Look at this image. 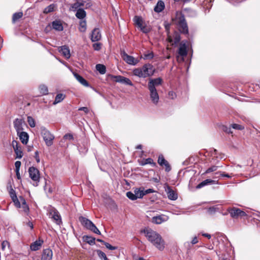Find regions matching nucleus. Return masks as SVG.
I'll use <instances>...</instances> for the list:
<instances>
[{"mask_svg": "<svg viewBox=\"0 0 260 260\" xmlns=\"http://www.w3.org/2000/svg\"><path fill=\"white\" fill-rule=\"evenodd\" d=\"M216 254L219 257V260H230L228 258V256L224 253L218 254L217 252H216Z\"/></svg>", "mask_w": 260, "mask_h": 260, "instance_id": "a18cd8bd", "label": "nucleus"}, {"mask_svg": "<svg viewBox=\"0 0 260 260\" xmlns=\"http://www.w3.org/2000/svg\"><path fill=\"white\" fill-rule=\"evenodd\" d=\"M54 5L51 4L45 8V9L44 10V13L47 14V13L52 12L54 11Z\"/></svg>", "mask_w": 260, "mask_h": 260, "instance_id": "4c0bfd02", "label": "nucleus"}, {"mask_svg": "<svg viewBox=\"0 0 260 260\" xmlns=\"http://www.w3.org/2000/svg\"><path fill=\"white\" fill-rule=\"evenodd\" d=\"M59 52L67 59L71 56L70 51L69 47L66 45L62 46L59 48Z\"/></svg>", "mask_w": 260, "mask_h": 260, "instance_id": "f3484780", "label": "nucleus"}, {"mask_svg": "<svg viewBox=\"0 0 260 260\" xmlns=\"http://www.w3.org/2000/svg\"><path fill=\"white\" fill-rule=\"evenodd\" d=\"M23 16L22 12L15 13L13 15L12 20L13 22H15L19 19L21 18Z\"/></svg>", "mask_w": 260, "mask_h": 260, "instance_id": "e433bc0d", "label": "nucleus"}, {"mask_svg": "<svg viewBox=\"0 0 260 260\" xmlns=\"http://www.w3.org/2000/svg\"><path fill=\"white\" fill-rule=\"evenodd\" d=\"M158 163L161 166H163L164 164L167 161L164 158L162 155H159L158 158Z\"/></svg>", "mask_w": 260, "mask_h": 260, "instance_id": "37998d69", "label": "nucleus"}, {"mask_svg": "<svg viewBox=\"0 0 260 260\" xmlns=\"http://www.w3.org/2000/svg\"><path fill=\"white\" fill-rule=\"evenodd\" d=\"M219 173L220 174V176L225 177H227L229 178H232V176H234V175L232 173H231V174H229L225 173V172H220Z\"/></svg>", "mask_w": 260, "mask_h": 260, "instance_id": "6e6d98bb", "label": "nucleus"}, {"mask_svg": "<svg viewBox=\"0 0 260 260\" xmlns=\"http://www.w3.org/2000/svg\"><path fill=\"white\" fill-rule=\"evenodd\" d=\"M101 38V35L100 31L99 29L98 28H94L92 31V34L91 35V40L92 42H96L100 40Z\"/></svg>", "mask_w": 260, "mask_h": 260, "instance_id": "6ab92c4d", "label": "nucleus"}, {"mask_svg": "<svg viewBox=\"0 0 260 260\" xmlns=\"http://www.w3.org/2000/svg\"><path fill=\"white\" fill-rule=\"evenodd\" d=\"M101 43H96L93 44L92 46L95 50L99 51L101 49Z\"/></svg>", "mask_w": 260, "mask_h": 260, "instance_id": "864d4df0", "label": "nucleus"}, {"mask_svg": "<svg viewBox=\"0 0 260 260\" xmlns=\"http://www.w3.org/2000/svg\"><path fill=\"white\" fill-rule=\"evenodd\" d=\"M162 80L160 78L150 79L148 83V88H156L161 84Z\"/></svg>", "mask_w": 260, "mask_h": 260, "instance_id": "2eb2a0df", "label": "nucleus"}, {"mask_svg": "<svg viewBox=\"0 0 260 260\" xmlns=\"http://www.w3.org/2000/svg\"><path fill=\"white\" fill-rule=\"evenodd\" d=\"M155 70L151 64L146 63L142 68H138L133 70V74L139 78H145L153 75Z\"/></svg>", "mask_w": 260, "mask_h": 260, "instance_id": "f03ea898", "label": "nucleus"}, {"mask_svg": "<svg viewBox=\"0 0 260 260\" xmlns=\"http://www.w3.org/2000/svg\"><path fill=\"white\" fill-rule=\"evenodd\" d=\"M63 138L64 139H69L70 140H72L74 139L73 136L72 134H66L63 136Z\"/></svg>", "mask_w": 260, "mask_h": 260, "instance_id": "680f3d73", "label": "nucleus"}, {"mask_svg": "<svg viewBox=\"0 0 260 260\" xmlns=\"http://www.w3.org/2000/svg\"><path fill=\"white\" fill-rule=\"evenodd\" d=\"M41 134L47 146L53 145L54 136L48 129L44 127H41Z\"/></svg>", "mask_w": 260, "mask_h": 260, "instance_id": "20e7f679", "label": "nucleus"}, {"mask_svg": "<svg viewBox=\"0 0 260 260\" xmlns=\"http://www.w3.org/2000/svg\"><path fill=\"white\" fill-rule=\"evenodd\" d=\"M79 151L80 153H85L87 151V147L84 146V148L82 149V147L79 146L78 147Z\"/></svg>", "mask_w": 260, "mask_h": 260, "instance_id": "052dcab7", "label": "nucleus"}, {"mask_svg": "<svg viewBox=\"0 0 260 260\" xmlns=\"http://www.w3.org/2000/svg\"><path fill=\"white\" fill-rule=\"evenodd\" d=\"M126 197L130 200L132 201H134L137 200V198L136 197V194H135L134 192H133L132 191H128L126 192Z\"/></svg>", "mask_w": 260, "mask_h": 260, "instance_id": "79ce46f5", "label": "nucleus"}, {"mask_svg": "<svg viewBox=\"0 0 260 260\" xmlns=\"http://www.w3.org/2000/svg\"><path fill=\"white\" fill-rule=\"evenodd\" d=\"M35 158L36 159V161L38 163L40 161L39 155V152L38 151H36L35 153Z\"/></svg>", "mask_w": 260, "mask_h": 260, "instance_id": "69168bd1", "label": "nucleus"}, {"mask_svg": "<svg viewBox=\"0 0 260 260\" xmlns=\"http://www.w3.org/2000/svg\"><path fill=\"white\" fill-rule=\"evenodd\" d=\"M140 28L142 31L145 34L148 33L150 31V29L144 25L140 27Z\"/></svg>", "mask_w": 260, "mask_h": 260, "instance_id": "4d7b16f0", "label": "nucleus"}, {"mask_svg": "<svg viewBox=\"0 0 260 260\" xmlns=\"http://www.w3.org/2000/svg\"><path fill=\"white\" fill-rule=\"evenodd\" d=\"M51 24L52 28L55 30L60 31L63 29V27L60 20H55L52 22Z\"/></svg>", "mask_w": 260, "mask_h": 260, "instance_id": "412c9836", "label": "nucleus"}, {"mask_svg": "<svg viewBox=\"0 0 260 260\" xmlns=\"http://www.w3.org/2000/svg\"><path fill=\"white\" fill-rule=\"evenodd\" d=\"M73 75L75 77V78L76 79V80L80 82L82 85L85 87H88L89 86V83L88 82L83 78L81 76L79 75L78 74L76 73H74Z\"/></svg>", "mask_w": 260, "mask_h": 260, "instance_id": "b1692460", "label": "nucleus"}, {"mask_svg": "<svg viewBox=\"0 0 260 260\" xmlns=\"http://www.w3.org/2000/svg\"><path fill=\"white\" fill-rule=\"evenodd\" d=\"M84 2L83 1H78L73 4L70 10L73 11H76V10L81 9V7L84 6Z\"/></svg>", "mask_w": 260, "mask_h": 260, "instance_id": "a878e982", "label": "nucleus"}, {"mask_svg": "<svg viewBox=\"0 0 260 260\" xmlns=\"http://www.w3.org/2000/svg\"><path fill=\"white\" fill-rule=\"evenodd\" d=\"M154 57L153 53L151 52H148L144 54L143 58L144 59H150L153 58Z\"/></svg>", "mask_w": 260, "mask_h": 260, "instance_id": "49530a36", "label": "nucleus"}, {"mask_svg": "<svg viewBox=\"0 0 260 260\" xmlns=\"http://www.w3.org/2000/svg\"><path fill=\"white\" fill-rule=\"evenodd\" d=\"M43 243V241L41 239L36 240L35 242L32 243L30 246V248L32 251H37L40 249Z\"/></svg>", "mask_w": 260, "mask_h": 260, "instance_id": "4be33fe9", "label": "nucleus"}, {"mask_svg": "<svg viewBox=\"0 0 260 260\" xmlns=\"http://www.w3.org/2000/svg\"><path fill=\"white\" fill-rule=\"evenodd\" d=\"M30 178L34 181L38 182L40 180L39 171L34 167H30L28 169Z\"/></svg>", "mask_w": 260, "mask_h": 260, "instance_id": "9d476101", "label": "nucleus"}, {"mask_svg": "<svg viewBox=\"0 0 260 260\" xmlns=\"http://www.w3.org/2000/svg\"><path fill=\"white\" fill-rule=\"evenodd\" d=\"M140 165L145 166L147 164H150L152 167H155L156 164L154 162L153 160L151 158L143 159L140 162Z\"/></svg>", "mask_w": 260, "mask_h": 260, "instance_id": "cd10ccee", "label": "nucleus"}, {"mask_svg": "<svg viewBox=\"0 0 260 260\" xmlns=\"http://www.w3.org/2000/svg\"><path fill=\"white\" fill-rule=\"evenodd\" d=\"M121 83L125 85H128L132 86L133 85L132 82L127 78L123 76Z\"/></svg>", "mask_w": 260, "mask_h": 260, "instance_id": "58836bf2", "label": "nucleus"}, {"mask_svg": "<svg viewBox=\"0 0 260 260\" xmlns=\"http://www.w3.org/2000/svg\"><path fill=\"white\" fill-rule=\"evenodd\" d=\"M104 244L105 245L106 248H107L108 249H109L110 250H116L117 249V247L113 246L107 242H104Z\"/></svg>", "mask_w": 260, "mask_h": 260, "instance_id": "09e8293b", "label": "nucleus"}, {"mask_svg": "<svg viewBox=\"0 0 260 260\" xmlns=\"http://www.w3.org/2000/svg\"><path fill=\"white\" fill-rule=\"evenodd\" d=\"M169 219V217L164 214H161L157 216H153L151 219L152 223L159 224L167 221Z\"/></svg>", "mask_w": 260, "mask_h": 260, "instance_id": "f8f14e48", "label": "nucleus"}, {"mask_svg": "<svg viewBox=\"0 0 260 260\" xmlns=\"http://www.w3.org/2000/svg\"><path fill=\"white\" fill-rule=\"evenodd\" d=\"M169 98L171 99H174L176 97V94L173 91H170L168 93Z\"/></svg>", "mask_w": 260, "mask_h": 260, "instance_id": "bf43d9fd", "label": "nucleus"}, {"mask_svg": "<svg viewBox=\"0 0 260 260\" xmlns=\"http://www.w3.org/2000/svg\"><path fill=\"white\" fill-rule=\"evenodd\" d=\"M20 140L23 144H26L28 142L29 136L26 132L21 131L19 133H17Z\"/></svg>", "mask_w": 260, "mask_h": 260, "instance_id": "5701e85b", "label": "nucleus"}, {"mask_svg": "<svg viewBox=\"0 0 260 260\" xmlns=\"http://www.w3.org/2000/svg\"><path fill=\"white\" fill-rule=\"evenodd\" d=\"M39 90L41 94L46 95L48 94V90L47 87L45 85H41L39 86Z\"/></svg>", "mask_w": 260, "mask_h": 260, "instance_id": "f704fd0d", "label": "nucleus"}, {"mask_svg": "<svg viewBox=\"0 0 260 260\" xmlns=\"http://www.w3.org/2000/svg\"><path fill=\"white\" fill-rule=\"evenodd\" d=\"M165 8V4L162 1H159L154 8V11L157 13L161 12Z\"/></svg>", "mask_w": 260, "mask_h": 260, "instance_id": "bb28decb", "label": "nucleus"}, {"mask_svg": "<svg viewBox=\"0 0 260 260\" xmlns=\"http://www.w3.org/2000/svg\"><path fill=\"white\" fill-rule=\"evenodd\" d=\"M149 91L150 99L152 103L156 105L159 102V97L156 88H148Z\"/></svg>", "mask_w": 260, "mask_h": 260, "instance_id": "1a4fd4ad", "label": "nucleus"}, {"mask_svg": "<svg viewBox=\"0 0 260 260\" xmlns=\"http://www.w3.org/2000/svg\"><path fill=\"white\" fill-rule=\"evenodd\" d=\"M12 145L16 155V158L19 159L21 158L23 156V152L22 151L21 148L18 145L17 141L13 140L12 142Z\"/></svg>", "mask_w": 260, "mask_h": 260, "instance_id": "ddd939ff", "label": "nucleus"}, {"mask_svg": "<svg viewBox=\"0 0 260 260\" xmlns=\"http://www.w3.org/2000/svg\"><path fill=\"white\" fill-rule=\"evenodd\" d=\"M98 253L100 257L103 258L104 260H107L108 258L107 257L106 254L102 251H98Z\"/></svg>", "mask_w": 260, "mask_h": 260, "instance_id": "3c124183", "label": "nucleus"}, {"mask_svg": "<svg viewBox=\"0 0 260 260\" xmlns=\"http://www.w3.org/2000/svg\"><path fill=\"white\" fill-rule=\"evenodd\" d=\"M154 191H155L153 189H151V188H149L145 190H144V189H143V192H144V193H145V195L150 193L154 192Z\"/></svg>", "mask_w": 260, "mask_h": 260, "instance_id": "338daca9", "label": "nucleus"}, {"mask_svg": "<svg viewBox=\"0 0 260 260\" xmlns=\"http://www.w3.org/2000/svg\"><path fill=\"white\" fill-rule=\"evenodd\" d=\"M134 21L139 28L143 25V21L141 17L138 16H135Z\"/></svg>", "mask_w": 260, "mask_h": 260, "instance_id": "2f4dec72", "label": "nucleus"}, {"mask_svg": "<svg viewBox=\"0 0 260 260\" xmlns=\"http://www.w3.org/2000/svg\"><path fill=\"white\" fill-rule=\"evenodd\" d=\"M217 169V166H212L211 167L209 168L206 171L205 173L207 174V173H209L215 171H216Z\"/></svg>", "mask_w": 260, "mask_h": 260, "instance_id": "603ef678", "label": "nucleus"}, {"mask_svg": "<svg viewBox=\"0 0 260 260\" xmlns=\"http://www.w3.org/2000/svg\"><path fill=\"white\" fill-rule=\"evenodd\" d=\"M76 11L75 15L77 18L82 20L86 17V13L83 9H79Z\"/></svg>", "mask_w": 260, "mask_h": 260, "instance_id": "c756f323", "label": "nucleus"}, {"mask_svg": "<svg viewBox=\"0 0 260 260\" xmlns=\"http://www.w3.org/2000/svg\"><path fill=\"white\" fill-rule=\"evenodd\" d=\"M21 162L20 161H16L15 163V169L18 170L20 169L21 166Z\"/></svg>", "mask_w": 260, "mask_h": 260, "instance_id": "0e129e2a", "label": "nucleus"}, {"mask_svg": "<svg viewBox=\"0 0 260 260\" xmlns=\"http://www.w3.org/2000/svg\"><path fill=\"white\" fill-rule=\"evenodd\" d=\"M79 220L82 225L87 230L98 235H101V232L99 230L90 220L81 216L79 217Z\"/></svg>", "mask_w": 260, "mask_h": 260, "instance_id": "7ed1b4c3", "label": "nucleus"}, {"mask_svg": "<svg viewBox=\"0 0 260 260\" xmlns=\"http://www.w3.org/2000/svg\"><path fill=\"white\" fill-rule=\"evenodd\" d=\"M123 78V76H115V75H111V78L112 80L114 81H115L116 82L120 83L122 81V78Z\"/></svg>", "mask_w": 260, "mask_h": 260, "instance_id": "ea45409f", "label": "nucleus"}, {"mask_svg": "<svg viewBox=\"0 0 260 260\" xmlns=\"http://www.w3.org/2000/svg\"><path fill=\"white\" fill-rule=\"evenodd\" d=\"M178 53L182 57H185L187 55V52L185 43H181L179 48Z\"/></svg>", "mask_w": 260, "mask_h": 260, "instance_id": "393cba45", "label": "nucleus"}, {"mask_svg": "<svg viewBox=\"0 0 260 260\" xmlns=\"http://www.w3.org/2000/svg\"><path fill=\"white\" fill-rule=\"evenodd\" d=\"M9 193L13 202L14 203L15 205L17 208H20V202L17 197L15 191L13 188H11L9 191Z\"/></svg>", "mask_w": 260, "mask_h": 260, "instance_id": "a211bd4d", "label": "nucleus"}, {"mask_svg": "<svg viewBox=\"0 0 260 260\" xmlns=\"http://www.w3.org/2000/svg\"><path fill=\"white\" fill-rule=\"evenodd\" d=\"M49 214L57 224L60 225L62 223L61 216L56 209L51 208L49 210Z\"/></svg>", "mask_w": 260, "mask_h": 260, "instance_id": "6e6552de", "label": "nucleus"}, {"mask_svg": "<svg viewBox=\"0 0 260 260\" xmlns=\"http://www.w3.org/2000/svg\"><path fill=\"white\" fill-rule=\"evenodd\" d=\"M83 240L90 245L95 244V239L91 236L85 235L83 237Z\"/></svg>", "mask_w": 260, "mask_h": 260, "instance_id": "c85d7f7f", "label": "nucleus"}, {"mask_svg": "<svg viewBox=\"0 0 260 260\" xmlns=\"http://www.w3.org/2000/svg\"><path fill=\"white\" fill-rule=\"evenodd\" d=\"M173 41L174 44H177L180 41V36L178 34H176L174 37Z\"/></svg>", "mask_w": 260, "mask_h": 260, "instance_id": "5fc2aeb1", "label": "nucleus"}, {"mask_svg": "<svg viewBox=\"0 0 260 260\" xmlns=\"http://www.w3.org/2000/svg\"><path fill=\"white\" fill-rule=\"evenodd\" d=\"M217 183V181L212 180V179H206L202 182H201L200 183H199L196 187L197 189L201 188L202 187L209 185V184H215Z\"/></svg>", "mask_w": 260, "mask_h": 260, "instance_id": "aec40b11", "label": "nucleus"}, {"mask_svg": "<svg viewBox=\"0 0 260 260\" xmlns=\"http://www.w3.org/2000/svg\"><path fill=\"white\" fill-rule=\"evenodd\" d=\"M231 126L232 128L237 130H242L244 128L243 125L236 123L231 124Z\"/></svg>", "mask_w": 260, "mask_h": 260, "instance_id": "c03bdc74", "label": "nucleus"}, {"mask_svg": "<svg viewBox=\"0 0 260 260\" xmlns=\"http://www.w3.org/2000/svg\"><path fill=\"white\" fill-rule=\"evenodd\" d=\"M163 166H165V171L166 172H169L171 171V167L170 165H169V162H168V161H166V162L165 163Z\"/></svg>", "mask_w": 260, "mask_h": 260, "instance_id": "13d9d810", "label": "nucleus"}, {"mask_svg": "<svg viewBox=\"0 0 260 260\" xmlns=\"http://www.w3.org/2000/svg\"><path fill=\"white\" fill-rule=\"evenodd\" d=\"M27 122L31 127H34L36 126V123L34 119L31 116L27 117Z\"/></svg>", "mask_w": 260, "mask_h": 260, "instance_id": "a19ab883", "label": "nucleus"}, {"mask_svg": "<svg viewBox=\"0 0 260 260\" xmlns=\"http://www.w3.org/2000/svg\"><path fill=\"white\" fill-rule=\"evenodd\" d=\"M96 69L101 74H104L106 72V69L104 65L98 64L96 65Z\"/></svg>", "mask_w": 260, "mask_h": 260, "instance_id": "72a5a7b5", "label": "nucleus"}, {"mask_svg": "<svg viewBox=\"0 0 260 260\" xmlns=\"http://www.w3.org/2000/svg\"><path fill=\"white\" fill-rule=\"evenodd\" d=\"M79 30L81 32H84L86 29V23L85 20H81L80 22Z\"/></svg>", "mask_w": 260, "mask_h": 260, "instance_id": "c9c22d12", "label": "nucleus"}, {"mask_svg": "<svg viewBox=\"0 0 260 260\" xmlns=\"http://www.w3.org/2000/svg\"><path fill=\"white\" fill-rule=\"evenodd\" d=\"M64 98L65 95L62 93L57 94L55 96V99L53 102V104L55 105L57 103L61 102L64 99Z\"/></svg>", "mask_w": 260, "mask_h": 260, "instance_id": "473e14b6", "label": "nucleus"}, {"mask_svg": "<svg viewBox=\"0 0 260 260\" xmlns=\"http://www.w3.org/2000/svg\"><path fill=\"white\" fill-rule=\"evenodd\" d=\"M10 246V243L7 241H4L2 243V249L3 250H5L6 247H9Z\"/></svg>", "mask_w": 260, "mask_h": 260, "instance_id": "de8ad7c7", "label": "nucleus"}, {"mask_svg": "<svg viewBox=\"0 0 260 260\" xmlns=\"http://www.w3.org/2000/svg\"><path fill=\"white\" fill-rule=\"evenodd\" d=\"M53 256V252L50 248L44 249L42 252V260H51Z\"/></svg>", "mask_w": 260, "mask_h": 260, "instance_id": "dca6fc26", "label": "nucleus"}, {"mask_svg": "<svg viewBox=\"0 0 260 260\" xmlns=\"http://www.w3.org/2000/svg\"><path fill=\"white\" fill-rule=\"evenodd\" d=\"M122 59L128 64L135 66L139 62V60L134 58L133 56L128 55L124 51L121 53Z\"/></svg>", "mask_w": 260, "mask_h": 260, "instance_id": "0eeeda50", "label": "nucleus"}, {"mask_svg": "<svg viewBox=\"0 0 260 260\" xmlns=\"http://www.w3.org/2000/svg\"><path fill=\"white\" fill-rule=\"evenodd\" d=\"M21 207L23 209V211L25 213L27 214L29 212V209L28 206L27 205L26 203H25V204L21 205Z\"/></svg>", "mask_w": 260, "mask_h": 260, "instance_id": "8fccbe9b", "label": "nucleus"}, {"mask_svg": "<svg viewBox=\"0 0 260 260\" xmlns=\"http://www.w3.org/2000/svg\"><path fill=\"white\" fill-rule=\"evenodd\" d=\"M231 216L233 218H238L239 217H243L246 215L245 212L242 211L240 209L233 208L228 210Z\"/></svg>", "mask_w": 260, "mask_h": 260, "instance_id": "9b49d317", "label": "nucleus"}, {"mask_svg": "<svg viewBox=\"0 0 260 260\" xmlns=\"http://www.w3.org/2000/svg\"><path fill=\"white\" fill-rule=\"evenodd\" d=\"M134 192L136 194L137 199H141L145 196V193L143 192V188H136L134 190Z\"/></svg>", "mask_w": 260, "mask_h": 260, "instance_id": "7c9ffc66", "label": "nucleus"}, {"mask_svg": "<svg viewBox=\"0 0 260 260\" xmlns=\"http://www.w3.org/2000/svg\"><path fill=\"white\" fill-rule=\"evenodd\" d=\"M164 188L169 200L175 201L177 199V193L176 191L173 190L168 184L166 183L165 184Z\"/></svg>", "mask_w": 260, "mask_h": 260, "instance_id": "423d86ee", "label": "nucleus"}, {"mask_svg": "<svg viewBox=\"0 0 260 260\" xmlns=\"http://www.w3.org/2000/svg\"><path fill=\"white\" fill-rule=\"evenodd\" d=\"M177 18L180 31L182 33L187 34L188 33V29L184 15L180 13L177 15Z\"/></svg>", "mask_w": 260, "mask_h": 260, "instance_id": "39448f33", "label": "nucleus"}, {"mask_svg": "<svg viewBox=\"0 0 260 260\" xmlns=\"http://www.w3.org/2000/svg\"><path fill=\"white\" fill-rule=\"evenodd\" d=\"M232 127L231 126L229 127H228L226 126L224 127V128H223V131L224 132H225L226 133H229V134H233V132L232 131Z\"/></svg>", "mask_w": 260, "mask_h": 260, "instance_id": "e2e57ef3", "label": "nucleus"}, {"mask_svg": "<svg viewBox=\"0 0 260 260\" xmlns=\"http://www.w3.org/2000/svg\"><path fill=\"white\" fill-rule=\"evenodd\" d=\"M13 123L14 128L17 132V133H19L21 131H23V125L25 124V122L23 119L17 118L15 119Z\"/></svg>", "mask_w": 260, "mask_h": 260, "instance_id": "4468645a", "label": "nucleus"}, {"mask_svg": "<svg viewBox=\"0 0 260 260\" xmlns=\"http://www.w3.org/2000/svg\"><path fill=\"white\" fill-rule=\"evenodd\" d=\"M147 240L156 248L162 250L165 248V242L161 235L152 229L146 228L143 231Z\"/></svg>", "mask_w": 260, "mask_h": 260, "instance_id": "f257e3e1", "label": "nucleus"}, {"mask_svg": "<svg viewBox=\"0 0 260 260\" xmlns=\"http://www.w3.org/2000/svg\"><path fill=\"white\" fill-rule=\"evenodd\" d=\"M18 200L20 202V205L22 204H25V203H26L24 198L21 196L19 197Z\"/></svg>", "mask_w": 260, "mask_h": 260, "instance_id": "774afa93", "label": "nucleus"}]
</instances>
